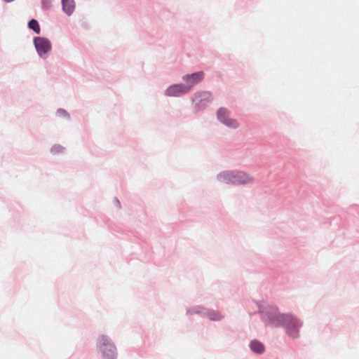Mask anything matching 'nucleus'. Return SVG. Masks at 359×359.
Instances as JSON below:
<instances>
[{"label": "nucleus", "instance_id": "obj_1", "mask_svg": "<svg viewBox=\"0 0 359 359\" xmlns=\"http://www.w3.org/2000/svg\"><path fill=\"white\" fill-rule=\"evenodd\" d=\"M219 180L232 184H246L252 182L253 178L241 171L224 172L219 175Z\"/></svg>", "mask_w": 359, "mask_h": 359}, {"label": "nucleus", "instance_id": "obj_2", "mask_svg": "<svg viewBox=\"0 0 359 359\" xmlns=\"http://www.w3.org/2000/svg\"><path fill=\"white\" fill-rule=\"evenodd\" d=\"M287 316L288 314H280L276 311H273L269 313H264L262 315V318L267 325L277 327L279 325L284 326Z\"/></svg>", "mask_w": 359, "mask_h": 359}, {"label": "nucleus", "instance_id": "obj_3", "mask_svg": "<svg viewBox=\"0 0 359 359\" xmlns=\"http://www.w3.org/2000/svg\"><path fill=\"white\" fill-rule=\"evenodd\" d=\"M302 325V322L291 315H288L287 318H286V322L284 324L287 334L293 338L299 337V329Z\"/></svg>", "mask_w": 359, "mask_h": 359}, {"label": "nucleus", "instance_id": "obj_4", "mask_svg": "<svg viewBox=\"0 0 359 359\" xmlns=\"http://www.w3.org/2000/svg\"><path fill=\"white\" fill-rule=\"evenodd\" d=\"M190 90V87H187L184 84H175L168 87L165 90V95L170 97H177L187 93Z\"/></svg>", "mask_w": 359, "mask_h": 359}, {"label": "nucleus", "instance_id": "obj_5", "mask_svg": "<svg viewBox=\"0 0 359 359\" xmlns=\"http://www.w3.org/2000/svg\"><path fill=\"white\" fill-rule=\"evenodd\" d=\"M34 43L38 53L41 56L47 53L51 49V44L46 39L36 37L34 39Z\"/></svg>", "mask_w": 359, "mask_h": 359}, {"label": "nucleus", "instance_id": "obj_6", "mask_svg": "<svg viewBox=\"0 0 359 359\" xmlns=\"http://www.w3.org/2000/svg\"><path fill=\"white\" fill-rule=\"evenodd\" d=\"M203 78L204 73L203 72H198L191 74H187L182 77V79L188 83V85L186 86L187 87H190L191 90L194 86L201 82Z\"/></svg>", "mask_w": 359, "mask_h": 359}, {"label": "nucleus", "instance_id": "obj_7", "mask_svg": "<svg viewBox=\"0 0 359 359\" xmlns=\"http://www.w3.org/2000/svg\"><path fill=\"white\" fill-rule=\"evenodd\" d=\"M98 341L101 350L108 349V351L111 353V356H113L115 346L111 343L110 340L105 336H101L99 337Z\"/></svg>", "mask_w": 359, "mask_h": 359}, {"label": "nucleus", "instance_id": "obj_8", "mask_svg": "<svg viewBox=\"0 0 359 359\" xmlns=\"http://www.w3.org/2000/svg\"><path fill=\"white\" fill-rule=\"evenodd\" d=\"M62 9L65 13L70 15L75 9V3L74 0H62Z\"/></svg>", "mask_w": 359, "mask_h": 359}, {"label": "nucleus", "instance_id": "obj_9", "mask_svg": "<svg viewBox=\"0 0 359 359\" xmlns=\"http://www.w3.org/2000/svg\"><path fill=\"white\" fill-rule=\"evenodd\" d=\"M250 346L252 351L255 353H261L264 350L263 344L258 341H251Z\"/></svg>", "mask_w": 359, "mask_h": 359}, {"label": "nucleus", "instance_id": "obj_10", "mask_svg": "<svg viewBox=\"0 0 359 359\" xmlns=\"http://www.w3.org/2000/svg\"><path fill=\"white\" fill-rule=\"evenodd\" d=\"M217 118L222 123V119L227 120L229 117V111L225 108H220L217 111Z\"/></svg>", "mask_w": 359, "mask_h": 359}, {"label": "nucleus", "instance_id": "obj_11", "mask_svg": "<svg viewBox=\"0 0 359 359\" xmlns=\"http://www.w3.org/2000/svg\"><path fill=\"white\" fill-rule=\"evenodd\" d=\"M222 123L231 128H237L239 126L238 122L233 118H228L227 120L222 119Z\"/></svg>", "mask_w": 359, "mask_h": 359}, {"label": "nucleus", "instance_id": "obj_12", "mask_svg": "<svg viewBox=\"0 0 359 359\" xmlns=\"http://www.w3.org/2000/svg\"><path fill=\"white\" fill-rule=\"evenodd\" d=\"M28 25L29 29H33L36 34L40 33V27L38 22L36 20H31Z\"/></svg>", "mask_w": 359, "mask_h": 359}, {"label": "nucleus", "instance_id": "obj_13", "mask_svg": "<svg viewBox=\"0 0 359 359\" xmlns=\"http://www.w3.org/2000/svg\"><path fill=\"white\" fill-rule=\"evenodd\" d=\"M201 96L204 97V99H208L210 97V94L208 92H203L199 94H196L193 100L194 102H196V104H199L201 100H198V98Z\"/></svg>", "mask_w": 359, "mask_h": 359}, {"label": "nucleus", "instance_id": "obj_14", "mask_svg": "<svg viewBox=\"0 0 359 359\" xmlns=\"http://www.w3.org/2000/svg\"><path fill=\"white\" fill-rule=\"evenodd\" d=\"M208 318L212 320H219L222 319V316L215 311H211L208 314Z\"/></svg>", "mask_w": 359, "mask_h": 359}, {"label": "nucleus", "instance_id": "obj_15", "mask_svg": "<svg viewBox=\"0 0 359 359\" xmlns=\"http://www.w3.org/2000/svg\"><path fill=\"white\" fill-rule=\"evenodd\" d=\"M115 350H114V355L111 356V353L108 351V349H102V351L103 353V357L104 359H115Z\"/></svg>", "mask_w": 359, "mask_h": 359}]
</instances>
